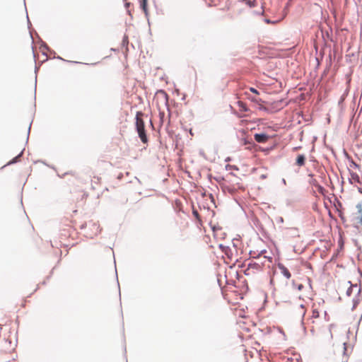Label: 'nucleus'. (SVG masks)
Instances as JSON below:
<instances>
[{
  "instance_id": "2",
  "label": "nucleus",
  "mask_w": 362,
  "mask_h": 362,
  "mask_svg": "<svg viewBox=\"0 0 362 362\" xmlns=\"http://www.w3.org/2000/svg\"><path fill=\"white\" fill-rule=\"evenodd\" d=\"M90 228H80V230H81L79 232V233L83 234L84 236H86L88 238H93L94 235H97L100 232V229L99 228H96V231L94 233H89Z\"/></svg>"
},
{
  "instance_id": "6",
  "label": "nucleus",
  "mask_w": 362,
  "mask_h": 362,
  "mask_svg": "<svg viewBox=\"0 0 362 362\" xmlns=\"http://www.w3.org/2000/svg\"><path fill=\"white\" fill-rule=\"evenodd\" d=\"M278 268L281 270V272L284 276H285L288 279L291 278V274L290 272L283 264L279 263Z\"/></svg>"
},
{
  "instance_id": "13",
  "label": "nucleus",
  "mask_w": 362,
  "mask_h": 362,
  "mask_svg": "<svg viewBox=\"0 0 362 362\" xmlns=\"http://www.w3.org/2000/svg\"><path fill=\"white\" fill-rule=\"evenodd\" d=\"M292 286L293 288H296L298 291H301L304 287L301 284L296 285L295 281H292Z\"/></svg>"
},
{
  "instance_id": "7",
  "label": "nucleus",
  "mask_w": 362,
  "mask_h": 362,
  "mask_svg": "<svg viewBox=\"0 0 362 362\" xmlns=\"http://www.w3.org/2000/svg\"><path fill=\"white\" fill-rule=\"evenodd\" d=\"M305 163V156L303 154H300L297 156L296 158V164L298 165V166H303Z\"/></svg>"
},
{
  "instance_id": "33",
  "label": "nucleus",
  "mask_w": 362,
  "mask_h": 362,
  "mask_svg": "<svg viewBox=\"0 0 362 362\" xmlns=\"http://www.w3.org/2000/svg\"><path fill=\"white\" fill-rule=\"evenodd\" d=\"M117 285L119 286V283L118 281V279H117Z\"/></svg>"
},
{
  "instance_id": "14",
  "label": "nucleus",
  "mask_w": 362,
  "mask_h": 362,
  "mask_svg": "<svg viewBox=\"0 0 362 362\" xmlns=\"http://www.w3.org/2000/svg\"><path fill=\"white\" fill-rule=\"evenodd\" d=\"M359 302H360V300L358 299V298H354L353 299V306H352V308H351L352 310H354L356 308V307L358 305Z\"/></svg>"
},
{
  "instance_id": "9",
  "label": "nucleus",
  "mask_w": 362,
  "mask_h": 362,
  "mask_svg": "<svg viewBox=\"0 0 362 362\" xmlns=\"http://www.w3.org/2000/svg\"><path fill=\"white\" fill-rule=\"evenodd\" d=\"M237 104L240 112H247L248 110L246 104L243 101H238Z\"/></svg>"
},
{
  "instance_id": "4",
  "label": "nucleus",
  "mask_w": 362,
  "mask_h": 362,
  "mask_svg": "<svg viewBox=\"0 0 362 362\" xmlns=\"http://www.w3.org/2000/svg\"><path fill=\"white\" fill-rule=\"evenodd\" d=\"M254 137L258 143H266L269 139V136L266 134H255Z\"/></svg>"
},
{
  "instance_id": "15",
  "label": "nucleus",
  "mask_w": 362,
  "mask_h": 362,
  "mask_svg": "<svg viewBox=\"0 0 362 362\" xmlns=\"http://www.w3.org/2000/svg\"><path fill=\"white\" fill-rule=\"evenodd\" d=\"M218 247L219 248L221 249V250L223 252H224L226 254H227V250H229V247L228 246H224L222 244H219L218 245Z\"/></svg>"
},
{
  "instance_id": "22",
  "label": "nucleus",
  "mask_w": 362,
  "mask_h": 362,
  "mask_svg": "<svg viewBox=\"0 0 362 362\" xmlns=\"http://www.w3.org/2000/svg\"><path fill=\"white\" fill-rule=\"evenodd\" d=\"M250 269H248V267H247V269L244 271V274H245V275H246V276H249V275H250Z\"/></svg>"
},
{
  "instance_id": "27",
  "label": "nucleus",
  "mask_w": 362,
  "mask_h": 362,
  "mask_svg": "<svg viewBox=\"0 0 362 362\" xmlns=\"http://www.w3.org/2000/svg\"><path fill=\"white\" fill-rule=\"evenodd\" d=\"M346 343H344V352H345V351H346Z\"/></svg>"
},
{
  "instance_id": "28",
  "label": "nucleus",
  "mask_w": 362,
  "mask_h": 362,
  "mask_svg": "<svg viewBox=\"0 0 362 362\" xmlns=\"http://www.w3.org/2000/svg\"><path fill=\"white\" fill-rule=\"evenodd\" d=\"M313 314H314V315H317V314H318V311H314V312H313Z\"/></svg>"
},
{
  "instance_id": "35",
  "label": "nucleus",
  "mask_w": 362,
  "mask_h": 362,
  "mask_svg": "<svg viewBox=\"0 0 362 362\" xmlns=\"http://www.w3.org/2000/svg\"><path fill=\"white\" fill-rule=\"evenodd\" d=\"M361 319H362V314H361V319H360V320H361Z\"/></svg>"
},
{
  "instance_id": "5",
  "label": "nucleus",
  "mask_w": 362,
  "mask_h": 362,
  "mask_svg": "<svg viewBox=\"0 0 362 362\" xmlns=\"http://www.w3.org/2000/svg\"><path fill=\"white\" fill-rule=\"evenodd\" d=\"M264 265V262H250L248 263V269H255L256 271H261Z\"/></svg>"
},
{
  "instance_id": "11",
  "label": "nucleus",
  "mask_w": 362,
  "mask_h": 362,
  "mask_svg": "<svg viewBox=\"0 0 362 362\" xmlns=\"http://www.w3.org/2000/svg\"><path fill=\"white\" fill-rule=\"evenodd\" d=\"M339 228V245L340 247V248H342L343 246H344V242L343 240H341V234H342V230H341V228Z\"/></svg>"
},
{
  "instance_id": "19",
  "label": "nucleus",
  "mask_w": 362,
  "mask_h": 362,
  "mask_svg": "<svg viewBox=\"0 0 362 362\" xmlns=\"http://www.w3.org/2000/svg\"><path fill=\"white\" fill-rule=\"evenodd\" d=\"M250 255H252L251 257L254 258V259H257L260 257V256H258V253L256 254L255 252H252V251L250 252Z\"/></svg>"
},
{
  "instance_id": "26",
  "label": "nucleus",
  "mask_w": 362,
  "mask_h": 362,
  "mask_svg": "<svg viewBox=\"0 0 362 362\" xmlns=\"http://www.w3.org/2000/svg\"><path fill=\"white\" fill-rule=\"evenodd\" d=\"M129 5H130V3H126V4H125L126 7H129Z\"/></svg>"
},
{
  "instance_id": "16",
  "label": "nucleus",
  "mask_w": 362,
  "mask_h": 362,
  "mask_svg": "<svg viewBox=\"0 0 362 362\" xmlns=\"http://www.w3.org/2000/svg\"><path fill=\"white\" fill-rule=\"evenodd\" d=\"M249 99H250L252 102L256 103H260L262 102V100L260 98L256 97H249Z\"/></svg>"
},
{
  "instance_id": "18",
  "label": "nucleus",
  "mask_w": 362,
  "mask_h": 362,
  "mask_svg": "<svg viewBox=\"0 0 362 362\" xmlns=\"http://www.w3.org/2000/svg\"><path fill=\"white\" fill-rule=\"evenodd\" d=\"M240 238V235H238V238H233V239L232 240V243H233V247H238V245H237V243H236V242L239 240V238Z\"/></svg>"
},
{
  "instance_id": "17",
  "label": "nucleus",
  "mask_w": 362,
  "mask_h": 362,
  "mask_svg": "<svg viewBox=\"0 0 362 362\" xmlns=\"http://www.w3.org/2000/svg\"><path fill=\"white\" fill-rule=\"evenodd\" d=\"M358 219V223L362 225V210L358 211V216L356 217Z\"/></svg>"
},
{
  "instance_id": "1",
  "label": "nucleus",
  "mask_w": 362,
  "mask_h": 362,
  "mask_svg": "<svg viewBox=\"0 0 362 362\" xmlns=\"http://www.w3.org/2000/svg\"><path fill=\"white\" fill-rule=\"evenodd\" d=\"M144 114L141 112H137L136 115V129L138 133L139 137L144 144H147L148 141L147 135L145 130V124L143 119Z\"/></svg>"
},
{
  "instance_id": "24",
  "label": "nucleus",
  "mask_w": 362,
  "mask_h": 362,
  "mask_svg": "<svg viewBox=\"0 0 362 362\" xmlns=\"http://www.w3.org/2000/svg\"><path fill=\"white\" fill-rule=\"evenodd\" d=\"M266 252H267L266 250H262L261 252H259L258 253V256H261V255L264 254Z\"/></svg>"
},
{
  "instance_id": "25",
  "label": "nucleus",
  "mask_w": 362,
  "mask_h": 362,
  "mask_svg": "<svg viewBox=\"0 0 362 362\" xmlns=\"http://www.w3.org/2000/svg\"><path fill=\"white\" fill-rule=\"evenodd\" d=\"M160 117L162 118L164 116V113L163 112H160Z\"/></svg>"
},
{
  "instance_id": "10",
  "label": "nucleus",
  "mask_w": 362,
  "mask_h": 362,
  "mask_svg": "<svg viewBox=\"0 0 362 362\" xmlns=\"http://www.w3.org/2000/svg\"><path fill=\"white\" fill-rule=\"evenodd\" d=\"M194 216L198 220V223L202 225L204 223L201 218V215L198 213L197 211L193 210Z\"/></svg>"
},
{
  "instance_id": "30",
  "label": "nucleus",
  "mask_w": 362,
  "mask_h": 362,
  "mask_svg": "<svg viewBox=\"0 0 362 362\" xmlns=\"http://www.w3.org/2000/svg\"><path fill=\"white\" fill-rule=\"evenodd\" d=\"M270 284H273V279H271V280H270Z\"/></svg>"
},
{
  "instance_id": "29",
  "label": "nucleus",
  "mask_w": 362,
  "mask_h": 362,
  "mask_svg": "<svg viewBox=\"0 0 362 362\" xmlns=\"http://www.w3.org/2000/svg\"><path fill=\"white\" fill-rule=\"evenodd\" d=\"M313 314H314V315H317V314H318V311H314V312H313Z\"/></svg>"
},
{
  "instance_id": "23",
  "label": "nucleus",
  "mask_w": 362,
  "mask_h": 362,
  "mask_svg": "<svg viewBox=\"0 0 362 362\" xmlns=\"http://www.w3.org/2000/svg\"><path fill=\"white\" fill-rule=\"evenodd\" d=\"M250 90L251 92H252V93H254L257 94V95H258V94H259V92H258L255 88H250Z\"/></svg>"
},
{
  "instance_id": "31",
  "label": "nucleus",
  "mask_w": 362,
  "mask_h": 362,
  "mask_svg": "<svg viewBox=\"0 0 362 362\" xmlns=\"http://www.w3.org/2000/svg\"><path fill=\"white\" fill-rule=\"evenodd\" d=\"M300 308H304V305L301 304Z\"/></svg>"
},
{
  "instance_id": "12",
  "label": "nucleus",
  "mask_w": 362,
  "mask_h": 362,
  "mask_svg": "<svg viewBox=\"0 0 362 362\" xmlns=\"http://www.w3.org/2000/svg\"><path fill=\"white\" fill-rule=\"evenodd\" d=\"M222 228H215V227H213V228H210V230L211 231L212 233V235H214V238H216V236L217 235V233Z\"/></svg>"
},
{
  "instance_id": "20",
  "label": "nucleus",
  "mask_w": 362,
  "mask_h": 362,
  "mask_svg": "<svg viewBox=\"0 0 362 362\" xmlns=\"http://www.w3.org/2000/svg\"><path fill=\"white\" fill-rule=\"evenodd\" d=\"M21 154H19L18 156H16V157H15V158H14L11 161H10V162L8 163V164H11V163H14L17 162V160H18V158H20V157H21Z\"/></svg>"
},
{
  "instance_id": "21",
  "label": "nucleus",
  "mask_w": 362,
  "mask_h": 362,
  "mask_svg": "<svg viewBox=\"0 0 362 362\" xmlns=\"http://www.w3.org/2000/svg\"><path fill=\"white\" fill-rule=\"evenodd\" d=\"M204 240L206 243H208V242L211 240L209 235H206Z\"/></svg>"
},
{
  "instance_id": "8",
  "label": "nucleus",
  "mask_w": 362,
  "mask_h": 362,
  "mask_svg": "<svg viewBox=\"0 0 362 362\" xmlns=\"http://www.w3.org/2000/svg\"><path fill=\"white\" fill-rule=\"evenodd\" d=\"M140 7L144 12L145 15H148V8H147V0H139Z\"/></svg>"
},
{
  "instance_id": "34",
  "label": "nucleus",
  "mask_w": 362,
  "mask_h": 362,
  "mask_svg": "<svg viewBox=\"0 0 362 362\" xmlns=\"http://www.w3.org/2000/svg\"><path fill=\"white\" fill-rule=\"evenodd\" d=\"M358 1L359 3H361V2H362V0H358Z\"/></svg>"
},
{
  "instance_id": "3",
  "label": "nucleus",
  "mask_w": 362,
  "mask_h": 362,
  "mask_svg": "<svg viewBox=\"0 0 362 362\" xmlns=\"http://www.w3.org/2000/svg\"><path fill=\"white\" fill-rule=\"evenodd\" d=\"M348 284H350V286L348 288V289L346 290V294L347 296H351L354 288L357 289V295L361 293V287H358L357 284H352L350 281H348Z\"/></svg>"
},
{
  "instance_id": "32",
  "label": "nucleus",
  "mask_w": 362,
  "mask_h": 362,
  "mask_svg": "<svg viewBox=\"0 0 362 362\" xmlns=\"http://www.w3.org/2000/svg\"><path fill=\"white\" fill-rule=\"evenodd\" d=\"M299 360H300V358H296V361H297V362H299Z\"/></svg>"
}]
</instances>
